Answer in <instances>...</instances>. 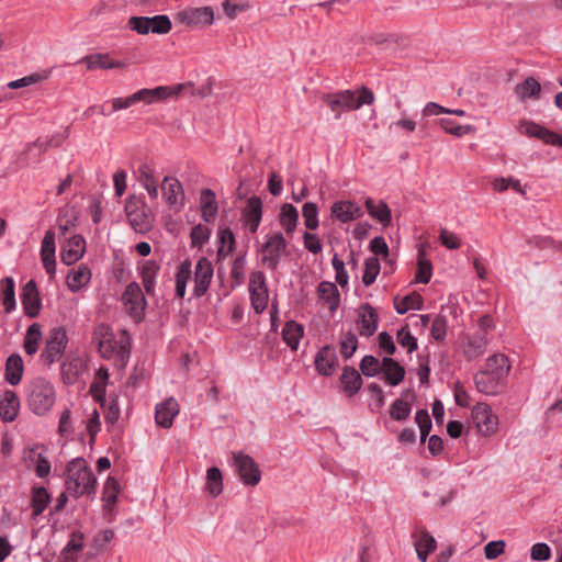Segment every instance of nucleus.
Wrapping results in <instances>:
<instances>
[{
  "instance_id": "412c9836",
  "label": "nucleus",
  "mask_w": 562,
  "mask_h": 562,
  "mask_svg": "<svg viewBox=\"0 0 562 562\" xmlns=\"http://www.w3.org/2000/svg\"><path fill=\"white\" fill-rule=\"evenodd\" d=\"M315 368L322 375L329 376L334 373L338 366V357L331 345H326L316 353Z\"/></svg>"
},
{
  "instance_id": "49530a36",
  "label": "nucleus",
  "mask_w": 562,
  "mask_h": 562,
  "mask_svg": "<svg viewBox=\"0 0 562 562\" xmlns=\"http://www.w3.org/2000/svg\"><path fill=\"white\" fill-rule=\"evenodd\" d=\"M206 490L212 496H217L223 491V479L218 468L213 467L206 473Z\"/></svg>"
},
{
  "instance_id": "4d7b16f0",
  "label": "nucleus",
  "mask_w": 562,
  "mask_h": 562,
  "mask_svg": "<svg viewBox=\"0 0 562 562\" xmlns=\"http://www.w3.org/2000/svg\"><path fill=\"white\" fill-rule=\"evenodd\" d=\"M397 342L402 346L407 348V351L412 353L415 351L418 347L417 339L412 336L411 331L408 330V327H402L397 334H396Z\"/></svg>"
},
{
  "instance_id": "3c124183",
  "label": "nucleus",
  "mask_w": 562,
  "mask_h": 562,
  "mask_svg": "<svg viewBox=\"0 0 562 562\" xmlns=\"http://www.w3.org/2000/svg\"><path fill=\"white\" fill-rule=\"evenodd\" d=\"M136 102L135 94H131L126 98H114L111 101L112 108L110 111H106L104 106L99 108V113L102 115H110L114 113L115 111L125 110L134 105Z\"/></svg>"
},
{
  "instance_id": "09e8293b",
  "label": "nucleus",
  "mask_w": 562,
  "mask_h": 562,
  "mask_svg": "<svg viewBox=\"0 0 562 562\" xmlns=\"http://www.w3.org/2000/svg\"><path fill=\"white\" fill-rule=\"evenodd\" d=\"M302 216L307 229L314 231L318 227V207L313 202H306L302 209Z\"/></svg>"
},
{
  "instance_id": "052dcab7",
  "label": "nucleus",
  "mask_w": 562,
  "mask_h": 562,
  "mask_svg": "<svg viewBox=\"0 0 562 562\" xmlns=\"http://www.w3.org/2000/svg\"><path fill=\"white\" fill-rule=\"evenodd\" d=\"M55 249L56 248H41L43 266L50 277H54L56 271Z\"/></svg>"
},
{
  "instance_id": "69168bd1",
  "label": "nucleus",
  "mask_w": 562,
  "mask_h": 562,
  "mask_svg": "<svg viewBox=\"0 0 562 562\" xmlns=\"http://www.w3.org/2000/svg\"><path fill=\"white\" fill-rule=\"evenodd\" d=\"M286 240L280 231L269 228L265 234V241L261 246H285Z\"/></svg>"
},
{
  "instance_id": "473e14b6",
  "label": "nucleus",
  "mask_w": 562,
  "mask_h": 562,
  "mask_svg": "<svg viewBox=\"0 0 562 562\" xmlns=\"http://www.w3.org/2000/svg\"><path fill=\"white\" fill-rule=\"evenodd\" d=\"M278 218L285 234L291 235L297 225L299 212L292 204L285 203L281 206Z\"/></svg>"
},
{
  "instance_id": "5fc2aeb1",
  "label": "nucleus",
  "mask_w": 562,
  "mask_h": 562,
  "mask_svg": "<svg viewBox=\"0 0 562 562\" xmlns=\"http://www.w3.org/2000/svg\"><path fill=\"white\" fill-rule=\"evenodd\" d=\"M136 178L144 189L158 182L154 170L147 164H142L138 166Z\"/></svg>"
},
{
  "instance_id": "c9c22d12",
  "label": "nucleus",
  "mask_w": 562,
  "mask_h": 562,
  "mask_svg": "<svg viewBox=\"0 0 562 562\" xmlns=\"http://www.w3.org/2000/svg\"><path fill=\"white\" fill-rule=\"evenodd\" d=\"M23 374V360L20 355H11L5 362V379L7 381L15 385L18 384Z\"/></svg>"
},
{
  "instance_id": "13d9d810",
  "label": "nucleus",
  "mask_w": 562,
  "mask_h": 562,
  "mask_svg": "<svg viewBox=\"0 0 562 562\" xmlns=\"http://www.w3.org/2000/svg\"><path fill=\"white\" fill-rule=\"evenodd\" d=\"M261 261L268 269H276L281 257V248H261Z\"/></svg>"
},
{
  "instance_id": "58836bf2",
  "label": "nucleus",
  "mask_w": 562,
  "mask_h": 562,
  "mask_svg": "<svg viewBox=\"0 0 562 562\" xmlns=\"http://www.w3.org/2000/svg\"><path fill=\"white\" fill-rule=\"evenodd\" d=\"M120 493V484L116 479L109 476L103 487V510L111 513Z\"/></svg>"
},
{
  "instance_id": "393cba45",
  "label": "nucleus",
  "mask_w": 562,
  "mask_h": 562,
  "mask_svg": "<svg viewBox=\"0 0 562 562\" xmlns=\"http://www.w3.org/2000/svg\"><path fill=\"white\" fill-rule=\"evenodd\" d=\"M201 217L206 223H213L217 216L218 204L216 195L211 189H202L200 192Z\"/></svg>"
},
{
  "instance_id": "ea45409f",
  "label": "nucleus",
  "mask_w": 562,
  "mask_h": 562,
  "mask_svg": "<svg viewBox=\"0 0 562 562\" xmlns=\"http://www.w3.org/2000/svg\"><path fill=\"white\" fill-rule=\"evenodd\" d=\"M191 261L184 260L182 261L176 273V295L179 299H183L186 295L187 283L191 279Z\"/></svg>"
},
{
  "instance_id": "bb28decb",
  "label": "nucleus",
  "mask_w": 562,
  "mask_h": 562,
  "mask_svg": "<svg viewBox=\"0 0 562 562\" xmlns=\"http://www.w3.org/2000/svg\"><path fill=\"white\" fill-rule=\"evenodd\" d=\"M382 372L384 374V381L392 385H398L405 378V369L397 361L391 357H384L382 359Z\"/></svg>"
},
{
  "instance_id": "8fccbe9b",
  "label": "nucleus",
  "mask_w": 562,
  "mask_h": 562,
  "mask_svg": "<svg viewBox=\"0 0 562 562\" xmlns=\"http://www.w3.org/2000/svg\"><path fill=\"white\" fill-rule=\"evenodd\" d=\"M359 368L363 375L375 376L382 372L383 366L375 357L368 355L362 358Z\"/></svg>"
},
{
  "instance_id": "f8f14e48",
  "label": "nucleus",
  "mask_w": 562,
  "mask_h": 562,
  "mask_svg": "<svg viewBox=\"0 0 562 562\" xmlns=\"http://www.w3.org/2000/svg\"><path fill=\"white\" fill-rule=\"evenodd\" d=\"M520 134L536 137L547 145L562 147V136L532 121H522L518 126Z\"/></svg>"
},
{
  "instance_id": "774afa93",
  "label": "nucleus",
  "mask_w": 562,
  "mask_h": 562,
  "mask_svg": "<svg viewBox=\"0 0 562 562\" xmlns=\"http://www.w3.org/2000/svg\"><path fill=\"white\" fill-rule=\"evenodd\" d=\"M505 550V542L503 540L491 541L484 547V554L487 560L498 558Z\"/></svg>"
},
{
  "instance_id": "a878e982",
  "label": "nucleus",
  "mask_w": 562,
  "mask_h": 562,
  "mask_svg": "<svg viewBox=\"0 0 562 562\" xmlns=\"http://www.w3.org/2000/svg\"><path fill=\"white\" fill-rule=\"evenodd\" d=\"M342 391L349 396L356 395L362 386V378L353 367H345L340 375Z\"/></svg>"
},
{
  "instance_id": "5701e85b",
  "label": "nucleus",
  "mask_w": 562,
  "mask_h": 562,
  "mask_svg": "<svg viewBox=\"0 0 562 562\" xmlns=\"http://www.w3.org/2000/svg\"><path fill=\"white\" fill-rule=\"evenodd\" d=\"M180 407L173 397H169L164 402L157 404L155 412V420L158 426L170 428L173 418L179 414Z\"/></svg>"
},
{
  "instance_id": "b1692460",
  "label": "nucleus",
  "mask_w": 562,
  "mask_h": 562,
  "mask_svg": "<svg viewBox=\"0 0 562 562\" xmlns=\"http://www.w3.org/2000/svg\"><path fill=\"white\" fill-rule=\"evenodd\" d=\"M374 256L366 259L362 282L366 286L371 285L380 272L379 257L386 260L390 256V248H371Z\"/></svg>"
},
{
  "instance_id": "f704fd0d",
  "label": "nucleus",
  "mask_w": 562,
  "mask_h": 562,
  "mask_svg": "<svg viewBox=\"0 0 562 562\" xmlns=\"http://www.w3.org/2000/svg\"><path fill=\"white\" fill-rule=\"evenodd\" d=\"M484 370L505 380L510 370L508 358L502 353L493 355L486 360V368Z\"/></svg>"
},
{
  "instance_id": "2f4dec72",
  "label": "nucleus",
  "mask_w": 562,
  "mask_h": 562,
  "mask_svg": "<svg viewBox=\"0 0 562 562\" xmlns=\"http://www.w3.org/2000/svg\"><path fill=\"white\" fill-rule=\"evenodd\" d=\"M317 293L321 300L328 304L330 312H335L340 303V295L333 282L323 281L318 284Z\"/></svg>"
},
{
  "instance_id": "f257e3e1",
  "label": "nucleus",
  "mask_w": 562,
  "mask_h": 562,
  "mask_svg": "<svg viewBox=\"0 0 562 562\" xmlns=\"http://www.w3.org/2000/svg\"><path fill=\"white\" fill-rule=\"evenodd\" d=\"M76 221V210L66 209L57 220V227L45 234L41 246H55L56 241L63 246H85L86 240L77 232Z\"/></svg>"
},
{
  "instance_id": "a18cd8bd",
  "label": "nucleus",
  "mask_w": 562,
  "mask_h": 562,
  "mask_svg": "<svg viewBox=\"0 0 562 562\" xmlns=\"http://www.w3.org/2000/svg\"><path fill=\"white\" fill-rule=\"evenodd\" d=\"M1 294H2V304L4 306L5 312H11L15 307V292H14V281L11 277H7L0 282Z\"/></svg>"
},
{
  "instance_id": "79ce46f5",
  "label": "nucleus",
  "mask_w": 562,
  "mask_h": 562,
  "mask_svg": "<svg viewBox=\"0 0 562 562\" xmlns=\"http://www.w3.org/2000/svg\"><path fill=\"white\" fill-rule=\"evenodd\" d=\"M42 339V328L38 323H33L26 330L24 337V350L27 355L33 356L38 350V344Z\"/></svg>"
},
{
  "instance_id": "e433bc0d",
  "label": "nucleus",
  "mask_w": 562,
  "mask_h": 562,
  "mask_svg": "<svg viewBox=\"0 0 562 562\" xmlns=\"http://www.w3.org/2000/svg\"><path fill=\"white\" fill-rule=\"evenodd\" d=\"M303 326L294 321L285 323L282 329V339L292 349L296 350L301 338L303 337Z\"/></svg>"
},
{
  "instance_id": "864d4df0",
  "label": "nucleus",
  "mask_w": 562,
  "mask_h": 562,
  "mask_svg": "<svg viewBox=\"0 0 562 562\" xmlns=\"http://www.w3.org/2000/svg\"><path fill=\"white\" fill-rule=\"evenodd\" d=\"M157 267L153 261H146L143 266L142 277L146 293L150 294L155 286V274Z\"/></svg>"
},
{
  "instance_id": "4c0bfd02",
  "label": "nucleus",
  "mask_w": 562,
  "mask_h": 562,
  "mask_svg": "<svg viewBox=\"0 0 562 562\" xmlns=\"http://www.w3.org/2000/svg\"><path fill=\"white\" fill-rule=\"evenodd\" d=\"M50 502V495L44 486H34L31 495L33 516H40Z\"/></svg>"
},
{
  "instance_id": "72a5a7b5",
  "label": "nucleus",
  "mask_w": 562,
  "mask_h": 562,
  "mask_svg": "<svg viewBox=\"0 0 562 562\" xmlns=\"http://www.w3.org/2000/svg\"><path fill=\"white\" fill-rule=\"evenodd\" d=\"M515 92L521 101L538 99L541 92V85L533 77H528L515 87Z\"/></svg>"
},
{
  "instance_id": "4468645a",
  "label": "nucleus",
  "mask_w": 562,
  "mask_h": 562,
  "mask_svg": "<svg viewBox=\"0 0 562 562\" xmlns=\"http://www.w3.org/2000/svg\"><path fill=\"white\" fill-rule=\"evenodd\" d=\"M362 215L361 206L350 200H339L330 206V218L342 224L356 221Z\"/></svg>"
},
{
  "instance_id": "37998d69",
  "label": "nucleus",
  "mask_w": 562,
  "mask_h": 562,
  "mask_svg": "<svg viewBox=\"0 0 562 562\" xmlns=\"http://www.w3.org/2000/svg\"><path fill=\"white\" fill-rule=\"evenodd\" d=\"M358 348V338L356 334L349 329L342 333L339 337V350L340 355L345 360H348L353 356Z\"/></svg>"
},
{
  "instance_id": "2eb2a0df",
  "label": "nucleus",
  "mask_w": 562,
  "mask_h": 562,
  "mask_svg": "<svg viewBox=\"0 0 562 562\" xmlns=\"http://www.w3.org/2000/svg\"><path fill=\"white\" fill-rule=\"evenodd\" d=\"M472 417L482 435L488 436L496 430L498 419L497 416L492 413V409L487 404H476L473 408Z\"/></svg>"
},
{
  "instance_id": "39448f33",
  "label": "nucleus",
  "mask_w": 562,
  "mask_h": 562,
  "mask_svg": "<svg viewBox=\"0 0 562 562\" xmlns=\"http://www.w3.org/2000/svg\"><path fill=\"white\" fill-rule=\"evenodd\" d=\"M262 220V201L258 196H251L247 200L240 211V225L248 243L256 237Z\"/></svg>"
},
{
  "instance_id": "de8ad7c7",
  "label": "nucleus",
  "mask_w": 562,
  "mask_h": 562,
  "mask_svg": "<svg viewBox=\"0 0 562 562\" xmlns=\"http://www.w3.org/2000/svg\"><path fill=\"white\" fill-rule=\"evenodd\" d=\"M423 297L420 294L413 292L402 299L400 303H395V310L398 314H405L409 308L412 310H422L423 308Z\"/></svg>"
},
{
  "instance_id": "9b49d317",
  "label": "nucleus",
  "mask_w": 562,
  "mask_h": 562,
  "mask_svg": "<svg viewBox=\"0 0 562 562\" xmlns=\"http://www.w3.org/2000/svg\"><path fill=\"white\" fill-rule=\"evenodd\" d=\"M122 301L135 319H143L147 303L138 283L132 282L125 288Z\"/></svg>"
},
{
  "instance_id": "0eeeda50",
  "label": "nucleus",
  "mask_w": 562,
  "mask_h": 562,
  "mask_svg": "<svg viewBox=\"0 0 562 562\" xmlns=\"http://www.w3.org/2000/svg\"><path fill=\"white\" fill-rule=\"evenodd\" d=\"M68 342L67 334L64 327H54L49 330L46 338L45 348L41 353L42 360L50 366L58 361Z\"/></svg>"
},
{
  "instance_id": "338daca9",
  "label": "nucleus",
  "mask_w": 562,
  "mask_h": 562,
  "mask_svg": "<svg viewBox=\"0 0 562 562\" xmlns=\"http://www.w3.org/2000/svg\"><path fill=\"white\" fill-rule=\"evenodd\" d=\"M439 124L447 133L454 136H462L471 130L470 126L456 125L450 119H441L439 120Z\"/></svg>"
},
{
  "instance_id": "1a4fd4ad",
  "label": "nucleus",
  "mask_w": 562,
  "mask_h": 562,
  "mask_svg": "<svg viewBox=\"0 0 562 562\" xmlns=\"http://www.w3.org/2000/svg\"><path fill=\"white\" fill-rule=\"evenodd\" d=\"M233 458L243 483L250 486L257 485L261 479V471L255 460L243 452H234Z\"/></svg>"
},
{
  "instance_id": "423d86ee",
  "label": "nucleus",
  "mask_w": 562,
  "mask_h": 562,
  "mask_svg": "<svg viewBox=\"0 0 562 562\" xmlns=\"http://www.w3.org/2000/svg\"><path fill=\"white\" fill-rule=\"evenodd\" d=\"M125 213L131 226L136 232L143 233L150 227L151 214L142 199L131 195L125 204Z\"/></svg>"
},
{
  "instance_id": "f03ea898",
  "label": "nucleus",
  "mask_w": 562,
  "mask_h": 562,
  "mask_svg": "<svg viewBox=\"0 0 562 562\" xmlns=\"http://www.w3.org/2000/svg\"><path fill=\"white\" fill-rule=\"evenodd\" d=\"M66 492L75 498L95 493L97 479L83 458L72 459L66 469Z\"/></svg>"
},
{
  "instance_id": "aec40b11",
  "label": "nucleus",
  "mask_w": 562,
  "mask_h": 562,
  "mask_svg": "<svg viewBox=\"0 0 562 562\" xmlns=\"http://www.w3.org/2000/svg\"><path fill=\"white\" fill-rule=\"evenodd\" d=\"M379 315L376 310L369 303H363L359 308L357 325L359 334L371 337L378 329Z\"/></svg>"
},
{
  "instance_id": "20e7f679",
  "label": "nucleus",
  "mask_w": 562,
  "mask_h": 562,
  "mask_svg": "<svg viewBox=\"0 0 562 562\" xmlns=\"http://www.w3.org/2000/svg\"><path fill=\"white\" fill-rule=\"evenodd\" d=\"M27 403L36 415L47 413L55 403V392L52 384L42 378L35 379L30 385Z\"/></svg>"
},
{
  "instance_id": "cd10ccee",
  "label": "nucleus",
  "mask_w": 562,
  "mask_h": 562,
  "mask_svg": "<svg viewBox=\"0 0 562 562\" xmlns=\"http://www.w3.org/2000/svg\"><path fill=\"white\" fill-rule=\"evenodd\" d=\"M487 339L484 334H474L465 337L463 353L471 361L482 356L486 350Z\"/></svg>"
},
{
  "instance_id": "0e129e2a",
  "label": "nucleus",
  "mask_w": 562,
  "mask_h": 562,
  "mask_svg": "<svg viewBox=\"0 0 562 562\" xmlns=\"http://www.w3.org/2000/svg\"><path fill=\"white\" fill-rule=\"evenodd\" d=\"M149 25L148 16H132L128 20L130 29L137 32L138 34H148L150 32Z\"/></svg>"
},
{
  "instance_id": "c03bdc74",
  "label": "nucleus",
  "mask_w": 562,
  "mask_h": 562,
  "mask_svg": "<svg viewBox=\"0 0 562 562\" xmlns=\"http://www.w3.org/2000/svg\"><path fill=\"white\" fill-rule=\"evenodd\" d=\"M432 273V267L429 259L426 258V248H419L417 260L416 282L428 283Z\"/></svg>"
},
{
  "instance_id": "6ab92c4d",
  "label": "nucleus",
  "mask_w": 562,
  "mask_h": 562,
  "mask_svg": "<svg viewBox=\"0 0 562 562\" xmlns=\"http://www.w3.org/2000/svg\"><path fill=\"white\" fill-rule=\"evenodd\" d=\"M504 379L499 375L490 373L486 370H480L474 375V383L477 392L485 395H497L504 385Z\"/></svg>"
},
{
  "instance_id": "7c9ffc66",
  "label": "nucleus",
  "mask_w": 562,
  "mask_h": 562,
  "mask_svg": "<svg viewBox=\"0 0 562 562\" xmlns=\"http://www.w3.org/2000/svg\"><path fill=\"white\" fill-rule=\"evenodd\" d=\"M79 64H85L88 70L112 69L123 66L121 61L111 60L108 54H92L85 56L79 60Z\"/></svg>"
},
{
  "instance_id": "6e6d98bb",
  "label": "nucleus",
  "mask_w": 562,
  "mask_h": 562,
  "mask_svg": "<svg viewBox=\"0 0 562 562\" xmlns=\"http://www.w3.org/2000/svg\"><path fill=\"white\" fill-rule=\"evenodd\" d=\"M150 32L156 34H167L171 30V22L167 15H155L149 18Z\"/></svg>"
},
{
  "instance_id": "a19ab883",
  "label": "nucleus",
  "mask_w": 562,
  "mask_h": 562,
  "mask_svg": "<svg viewBox=\"0 0 562 562\" xmlns=\"http://www.w3.org/2000/svg\"><path fill=\"white\" fill-rule=\"evenodd\" d=\"M91 272L88 267L80 266L77 270H71L67 276V284L70 291L77 292L90 281Z\"/></svg>"
},
{
  "instance_id": "9d476101",
  "label": "nucleus",
  "mask_w": 562,
  "mask_h": 562,
  "mask_svg": "<svg viewBox=\"0 0 562 562\" xmlns=\"http://www.w3.org/2000/svg\"><path fill=\"white\" fill-rule=\"evenodd\" d=\"M248 288L251 306L257 314H261L268 305V289L265 274L261 271L252 272Z\"/></svg>"
},
{
  "instance_id": "e2e57ef3",
  "label": "nucleus",
  "mask_w": 562,
  "mask_h": 562,
  "mask_svg": "<svg viewBox=\"0 0 562 562\" xmlns=\"http://www.w3.org/2000/svg\"><path fill=\"white\" fill-rule=\"evenodd\" d=\"M530 557L533 561H547L551 558V549L544 542L535 543L531 547Z\"/></svg>"
},
{
  "instance_id": "6e6552de",
  "label": "nucleus",
  "mask_w": 562,
  "mask_h": 562,
  "mask_svg": "<svg viewBox=\"0 0 562 562\" xmlns=\"http://www.w3.org/2000/svg\"><path fill=\"white\" fill-rule=\"evenodd\" d=\"M175 20L189 27L209 26L214 21V11L211 7L187 8L177 12Z\"/></svg>"
},
{
  "instance_id": "ddd939ff",
  "label": "nucleus",
  "mask_w": 562,
  "mask_h": 562,
  "mask_svg": "<svg viewBox=\"0 0 562 562\" xmlns=\"http://www.w3.org/2000/svg\"><path fill=\"white\" fill-rule=\"evenodd\" d=\"M186 85H177L175 87L159 86L154 89H140L136 91V102H144L145 104L158 103L167 100L170 97L178 95Z\"/></svg>"
},
{
  "instance_id": "bf43d9fd",
  "label": "nucleus",
  "mask_w": 562,
  "mask_h": 562,
  "mask_svg": "<svg viewBox=\"0 0 562 562\" xmlns=\"http://www.w3.org/2000/svg\"><path fill=\"white\" fill-rule=\"evenodd\" d=\"M447 334V321L443 316L438 315L431 324L430 335L435 340L441 341Z\"/></svg>"
},
{
  "instance_id": "603ef678",
  "label": "nucleus",
  "mask_w": 562,
  "mask_h": 562,
  "mask_svg": "<svg viewBox=\"0 0 562 562\" xmlns=\"http://www.w3.org/2000/svg\"><path fill=\"white\" fill-rule=\"evenodd\" d=\"M411 411V405L407 402L397 398L391 405L390 416L394 420H405L406 418H408Z\"/></svg>"
},
{
  "instance_id": "a211bd4d",
  "label": "nucleus",
  "mask_w": 562,
  "mask_h": 562,
  "mask_svg": "<svg viewBox=\"0 0 562 562\" xmlns=\"http://www.w3.org/2000/svg\"><path fill=\"white\" fill-rule=\"evenodd\" d=\"M213 278V266L210 260L202 257L198 260L194 270V295L196 297L203 296Z\"/></svg>"
},
{
  "instance_id": "c756f323",
  "label": "nucleus",
  "mask_w": 562,
  "mask_h": 562,
  "mask_svg": "<svg viewBox=\"0 0 562 562\" xmlns=\"http://www.w3.org/2000/svg\"><path fill=\"white\" fill-rule=\"evenodd\" d=\"M20 402L13 391H5L0 397V417L4 422H12L18 416Z\"/></svg>"
},
{
  "instance_id": "f3484780",
  "label": "nucleus",
  "mask_w": 562,
  "mask_h": 562,
  "mask_svg": "<svg viewBox=\"0 0 562 562\" xmlns=\"http://www.w3.org/2000/svg\"><path fill=\"white\" fill-rule=\"evenodd\" d=\"M162 196L173 210L180 211L184 206L183 189L179 180L166 176L161 184Z\"/></svg>"
},
{
  "instance_id": "7ed1b4c3",
  "label": "nucleus",
  "mask_w": 562,
  "mask_h": 562,
  "mask_svg": "<svg viewBox=\"0 0 562 562\" xmlns=\"http://www.w3.org/2000/svg\"><path fill=\"white\" fill-rule=\"evenodd\" d=\"M322 101L335 113V117L338 119L344 111H355L364 104H372L374 94L370 89L362 87L355 91L341 90L323 94Z\"/></svg>"
},
{
  "instance_id": "680f3d73",
  "label": "nucleus",
  "mask_w": 562,
  "mask_h": 562,
  "mask_svg": "<svg viewBox=\"0 0 562 562\" xmlns=\"http://www.w3.org/2000/svg\"><path fill=\"white\" fill-rule=\"evenodd\" d=\"M210 229L204 225H195L191 229L192 246H202L209 240Z\"/></svg>"
},
{
  "instance_id": "4be33fe9",
  "label": "nucleus",
  "mask_w": 562,
  "mask_h": 562,
  "mask_svg": "<svg viewBox=\"0 0 562 562\" xmlns=\"http://www.w3.org/2000/svg\"><path fill=\"white\" fill-rule=\"evenodd\" d=\"M21 299L25 315L30 318L36 317L40 314L42 303L37 285L34 280H30L24 285Z\"/></svg>"
},
{
  "instance_id": "c85d7f7f",
  "label": "nucleus",
  "mask_w": 562,
  "mask_h": 562,
  "mask_svg": "<svg viewBox=\"0 0 562 562\" xmlns=\"http://www.w3.org/2000/svg\"><path fill=\"white\" fill-rule=\"evenodd\" d=\"M369 215L381 225L389 226L391 223V210L384 201H375L368 198L364 202Z\"/></svg>"
},
{
  "instance_id": "dca6fc26",
  "label": "nucleus",
  "mask_w": 562,
  "mask_h": 562,
  "mask_svg": "<svg viewBox=\"0 0 562 562\" xmlns=\"http://www.w3.org/2000/svg\"><path fill=\"white\" fill-rule=\"evenodd\" d=\"M93 342L97 345L100 355L110 359L116 351V341L111 328L105 324H100L94 328Z\"/></svg>"
}]
</instances>
